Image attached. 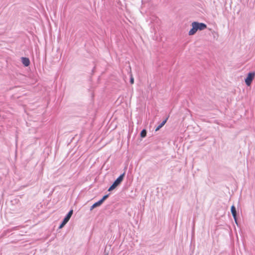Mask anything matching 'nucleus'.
I'll list each match as a JSON object with an SVG mask.
<instances>
[{
	"mask_svg": "<svg viewBox=\"0 0 255 255\" xmlns=\"http://www.w3.org/2000/svg\"><path fill=\"white\" fill-rule=\"evenodd\" d=\"M73 214V210H70L69 213H68V214L67 215V216H66V218H67L68 219L70 220L71 217L72 216Z\"/></svg>",
	"mask_w": 255,
	"mask_h": 255,
	"instance_id": "9d476101",
	"label": "nucleus"
},
{
	"mask_svg": "<svg viewBox=\"0 0 255 255\" xmlns=\"http://www.w3.org/2000/svg\"><path fill=\"white\" fill-rule=\"evenodd\" d=\"M69 219H68L67 218L65 217L63 221V222L66 224L69 221Z\"/></svg>",
	"mask_w": 255,
	"mask_h": 255,
	"instance_id": "2eb2a0df",
	"label": "nucleus"
},
{
	"mask_svg": "<svg viewBox=\"0 0 255 255\" xmlns=\"http://www.w3.org/2000/svg\"><path fill=\"white\" fill-rule=\"evenodd\" d=\"M255 76V72H250L248 74L247 77L245 79V83L247 86H249L251 85L253 79Z\"/></svg>",
	"mask_w": 255,
	"mask_h": 255,
	"instance_id": "7ed1b4c3",
	"label": "nucleus"
},
{
	"mask_svg": "<svg viewBox=\"0 0 255 255\" xmlns=\"http://www.w3.org/2000/svg\"><path fill=\"white\" fill-rule=\"evenodd\" d=\"M65 224L62 222V223H61V224L59 226V228L60 229L62 228L65 226Z\"/></svg>",
	"mask_w": 255,
	"mask_h": 255,
	"instance_id": "dca6fc26",
	"label": "nucleus"
},
{
	"mask_svg": "<svg viewBox=\"0 0 255 255\" xmlns=\"http://www.w3.org/2000/svg\"><path fill=\"white\" fill-rule=\"evenodd\" d=\"M168 120V118H167L165 120H164L156 128L155 131H158L160 128H161L167 122Z\"/></svg>",
	"mask_w": 255,
	"mask_h": 255,
	"instance_id": "0eeeda50",
	"label": "nucleus"
},
{
	"mask_svg": "<svg viewBox=\"0 0 255 255\" xmlns=\"http://www.w3.org/2000/svg\"><path fill=\"white\" fill-rule=\"evenodd\" d=\"M125 173L121 175L113 183V184L109 188L108 191H111L116 188L123 180Z\"/></svg>",
	"mask_w": 255,
	"mask_h": 255,
	"instance_id": "f03ea898",
	"label": "nucleus"
},
{
	"mask_svg": "<svg viewBox=\"0 0 255 255\" xmlns=\"http://www.w3.org/2000/svg\"><path fill=\"white\" fill-rule=\"evenodd\" d=\"M192 29L189 31V35H193L196 33L198 30H202L206 28L207 25L203 23L193 22L192 23Z\"/></svg>",
	"mask_w": 255,
	"mask_h": 255,
	"instance_id": "f257e3e1",
	"label": "nucleus"
},
{
	"mask_svg": "<svg viewBox=\"0 0 255 255\" xmlns=\"http://www.w3.org/2000/svg\"><path fill=\"white\" fill-rule=\"evenodd\" d=\"M102 204V201L100 200L98 202L94 203L90 208V210L92 211L95 208L100 206Z\"/></svg>",
	"mask_w": 255,
	"mask_h": 255,
	"instance_id": "39448f33",
	"label": "nucleus"
},
{
	"mask_svg": "<svg viewBox=\"0 0 255 255\" xmlns=\"http://www.w3.org/2000/svg\"><path fill=\"white\" fill-rule=\"evenodd\" d=\"M130 83L131 84H133L134 83V78L132 74L130 75Z\"/></svg>",
	"mask_w": 255,
	"mask_h": 255,
	"instance_id": "ddd939ff",
	"label": "nucleus"
},
{
	"mask_svg": "<svg viewBox=\"0 0 255 255\" xmlns=\"http://www.w3.org/2000/svg\"><path fill=\"white\" fill-rule=\"evenodd\" d=\"M73 214V210H70L69 213H68V214L67 215V216H66V218H67L68 219L70 220L71 217L72 216Z\"/></svg>",
	"mask_w": 255,
	"mask_h": 255,
	"instance_id": "1a4fd4ad",
	"label": "nucleus"
},
{
	"mask_svg": "<svg viewBox=\"0 0 255 255\" xmlns=\"http://www.w3.org/2000/svg\"><path fill=\"white\" fill-rule=\"evenodd\" d=\"M73 214V210H70L69 213H68V214L67 215V216H66V218H67L68 219L70 220L71 217L72 216Z\"/></svg>",
	"mask_w": 255,
	"mask_h": 255,
	"instance_id": "f8f14e48",
	"label": "nucleus"
},
{
	"mask_svg": "<svg viewBox=\"0 0 255 255\" xmlns=\"http://www.w3.org/2000/svg\"><path fill=\"white\" fill-rule=\"evenodd\" d=\"M108 197V195H105L102 199L100 200L101 201H102V203Z\"/></svg>",
	"mask_w": 255,
	"mask_h": 255,
	"instance_id": "4468645a",
	"label": "nucleus"
},
{
	"mask_svg": "<svg viewBox=\"0 0 255 255\" xmlns=\"http://www.w3.org/2000/svg\"><path fill=\"white\" fill-rule=\"evenodd\" d=\"M73 214V210H70L69 213H68V214L67 215V216H66V218H67L68 219L70 220L71 217L72 216Z\"/></svg>",
	"mask_w": 255,
	"mask_h": 255,
	"instance_id": "9b49d317",
	"label": "nucleus"
},
{
	"mask_svg": "<svg viewBox=\"0 0 255 255\" xmlns=\"http://www.w3.org/2000/svg\"><path fill=\"white\" fill-rule=\"evenodd\" d=\"M231 212L234 219L236 221V210L235 207L234 205L231 207Z\"/></svg>",
	"mask_w": 255,
	"mask_h": 255,
	"instance_id": "423d86ee",
	"label": "nucleus"
},
{
	"mask_svg": "<svg viewBox=\"0 0 255 255\" xmlns=\"http://www.w3.org/2000/svg\"><path fill=\"white\" fill-rule=\"evenodd\" d=\"M21 61L25 66H28L30 64V61L28 58L22 57Z\"/></svg>",
	"mask_w": 255,
	"mask_h": 255,
	"instance_id": "20e7f679",
	"label": "nucleus"
},
{
	"mask_svg": "<svg viewBox=\"0 0 255 255\" xmlns=\"http://www.w3.org/2000/svg\"><path fill=\"white\" fill-rule=\"evenodd\" d=\"M146 135V131L145 129H143L140 132V136L141 137H144Z\"/></svg>",
	"mask_w": 255,
	"mask_h": 255,
	"instance_id": "6e6552de",
	"label": "nucleus"
}]
</instances>
